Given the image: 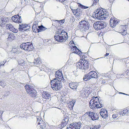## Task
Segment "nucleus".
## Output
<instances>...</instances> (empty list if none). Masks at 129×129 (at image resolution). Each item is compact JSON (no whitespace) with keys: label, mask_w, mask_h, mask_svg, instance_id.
Returning <instances> with one entry per match:
<instances>
[{"label":"nucleus","mask_w":129,"mask_h":129,"mask_svg":"<svg viewBox=\"0 0 129 129\" xmlns=\"http://www.w3.org/2000/svg\"><path fill=\"white\" fill-rule=\"evenodd\" d=\"M89 129H93V128H90Z\"/></svg>","instance_id":"nucleus-60"},{"label":"nucleus","mask_w":129,"mask_h":129,"mask_svg":"<svg viewBox=\"0 0 129 129\" xmlns=\"http://www.w3.org/2000/svg\"><path fill=\"white\" fill-rule=\"evenodd\" d=\"M7 21V18L5 17H2L1 19L0 22H2L4 24H6Z\"/></svg>","instance_id":"nucleus-29"},{"label":"nucleus","mask_w":129,"mask_h":129,"mask_svg":"<svg viewBox=\"0 0 129 129\" xmlns=\"http://www.w3.org/2000/svg\"><path fill=\"white\" fill-rule=\"evenodd\" d=\"M126 25L122 26L121 27L123 28L121 31L120 32L122 35L123 36L127 34L126 31L127 28L126 27Z\"/></svg>","instance_id":"nucleus-18"},{"label":"nucleus","mask_w":129,"mask_h":129,"mask_svg":"<svg viewBox=\"0 0 129 129\" xmlns=\"http://www.w3.org/2000/svg\"><path fill=\"white\" fill-rule=\"evenodd\" d=\"M4 62H5V63L6 62V60H4Z\"/></svg>","instance_id":"nucleus-61"},{"label":"nucleus","mask_w":129,"mask_h":129,"mask_svg":"<svg viewBox=\"0 0 129 129\" xmlns=\"http://www.w3.org/2000/svg\"><path fill=\"white\" fill-rule=\"evenodd\" d=\"M8 40L12 39L14 40V37L13 34H10L8 36Z\"/></svg>","instance_id":"nucleus-32"},{"label":"nucleus","mask_w":129,"mask_h":129,"mask_svg":"<svg viewBox=\"0 0 129 129\" xmlns=\"http://www.w3.org/2000/svg\"><path fill=\"white\" fill-rule=\"evenodd\" d=\"M54 36L55 40L59 42H65L68 39L67 33L64 30H62L60 32L56 33Z\"/></svg>","instance_id":"nucleus-1"},{"label":"nucleus","mask_w":129,"mask_h":129,"mask_svg":"<svg viewBox=\"0 0 129 129\" xmlns=\"http://www.w3.org/2000/svg\"><path fill=\"white\" fill-rule=\"evenodd\" d=\"M99 127H100L99 126H94V128H93V129H99Z\"/></svg>","instance_id":"nucleus-50"},{"label":"nucleus","mask_w":129,"mask_h":129,"mask_svg":"<svg viewBox=\"0 0 129 129\" xmlns=\"http://www.w3.org/2000/svg\"><path fill=\"white\" fill-rule=\"evenodd\" d=\"M78 85V83L77 82H71L69 83V86L72 89H74L76 90Z\"/></svg>","instance_id":"nucleus-17"},{"label":"nucleus","mask_w":129,"mask_h":129,"mask_svg":"<svg viewBox=\"0 0 129 129\" xmlns=\"http://www.w3.org/2000/svg\"><path fill=\"white\" fill-rule=\"evenodd\" d=\"M100 114L104 118H106L108 117L107 111L104 109H102L100 112Z\"/></svg>","instance_id":"nucleus-16"},{"label":"nucleus","mask_w":129,"mask_h":129,"mask_svg":"<svg viewBox=\"0 0 129 129\" xmlns=\"http://www.w3.org/2000/svg\"><path fill=\"white\" fill-rule=\"evenodd\" d=\"M5 62H4V61H3V62H1L0 63V66L2 65H4Z\"/></svg>","instance_id":"nucleus-52"},{"label":"nucleus","mask_w":129,"mask_h":129,"mask_svg":"<svg viewBox=\"0 0 129 129\" xmlns=\"http://www.w3.org/2000/svg\"><path fill=\"white\" fill-rule=\"evenodd\" d=\"M37 122H40L41 123L42 122H43V121L41 119V118H37Z\"/></svg>","instance_id":"nucleus-40"},{"label":"nucleus","mask_w":129,"mask_h":129,"mask_svg":"<svg viewBox=\"0 0 129 129\" xmlns=\"http://www.w3.org/2000/svg\"><path fill=\"white\" fill-rule=\"evenodd\" d=\"M78 6L79 7H80L83 9H87L88 8V7L79 4Z\"/></svg>","instance_id":"nucleus-34"},{"label":"nucleus","mask_w":129,"mask_h":129,"mask_svg":"<svg viewBox=\"0 0 129 129\" xmlns=\"http://www.w3.org/2000/svg\"><path fill=\"white\" fill-rule=\"evenodd\" d=\"M37 25L36 24V23H35L33 25L32 27V30L33 31L36 33V30H38V28H37Z\"/></svg>","instance_id":"nucleus-28"},{"label":"nucleus","mask_w":129,"mask_h":129,"mask_svg":"<svg viewBox=\"0 0 129 129\" xmlns=\"http://www.w3.org/2000/svg\"><path fill=\"white\" fill-rule=\"evenodd\" d=\"M118 21L117 19L111 18L110 21V25L112 27H114L118 24Z\"/></svg>","instance_id":"nucleus-14"},{"label":"nucleus","mask_w":129,"mask_h":129,"mask_svg":"<svg viewBox=\"0 0 129 129\" xmlns=\"http://www.w3.org/2000/svg\"><path fill=\"white\" fill-rule=\"evenodd\" d=\"M26 24H19V29L20 31H25V28L26 26Z\"/></svg>","instance_id":"nucleus-20"},{"label":"nucleus","mask_w":129,"mask_h":129,"mask_svg":"<svg viewBox=\"0 0 129 129\" xmlns=\"http://www.w3.org/2000/svg\"><path fill=\"white\" fill-rule=\"evenodd\" d=\"M118 113L119 114H121L120 112H118Z\"/></svg>","instance_id":"nucleus-59"},{"label":"nucleus","mask_w":129,"mask_h":129,"mask_svg":"<svg viewBox=\"0 0 129 129\" xmlns=\"http://www.w3.org/2000/svg\"><path fill=\"white\" fill-rule=\"evenodd\" d=\"M51 84L53 89L56 91L59 90L62 87V84L60 81V79H58L56 78L51 81Z\"/></svg>","instance_id":"nucleus-3"},{"label":"nucleus","mask_w":129,"mask_h":129,"mask_svg":"<svg viewBox=\"0 0 129 129\" xmlns=\"http://www.w3.org/2000/svg\"><path fill=\"white\" fill-rule=\"evenodd\" d=\"M25 87L26 92L29 95L34 98L37 95L36 91L33 89L32 86L26 85Z\"/></svg>","instance_id":"nucleus-4"},{"label":"nucleus","mask_w":129,"mask_h":129,"mask_svg":"<svg viewBox=\"0 0 129 129\" xmlns=\"http://www.w3.org/2000/svg\"><path fill=\"white\" fill-rule=\"evenodd\" d=\"M21 5H23L24 3L27 1V0H21Z\"/></svg>","instance_id":"nucleus-47"},{"label":"nucleus","mask_w":129,"mask_h":129,"mask_svg":"<svg viewBox=\"0 0 129 129\" xmlns=\"http://www.w3.org/2000/svg\"><path fill=\"white\" fill-rule=\"evenodd\" d=\"M85 115H87L89 118H91L93 120H94L98 119L99 118V115L97 113H94L91 111H90L89 112H86Z\"/></svg>","instance_id":"nucleus-11"},{"label":"nucleus","mask_w":129,"mask_h":129,"mask_svg":"<svg viewBox=\"0 0 129 129\" xmlns=\"http://www.w3.org/2000/svg\"><path fill=\"white\" fill-rule=\"evenodd\" d=\"M67 123H66L64 122V121H63L61 123V127L60 128H63V127L66 125Z\"/></svg>","instance_id":"nucleus-36"},{"label":"nucleus","mask_w":129,"mask_h":129,"mask_svg":"<svg viewBox=\"0 0 129 129\" xmlns=\"http://www.w3.org/2000/svg\"><path fill=\"white\" fill-rule=\"evenodd\" d=\"M72 11L76 17H78V18H79L80 15L81 14L82 12V10L79 8H78L76 10L72 9Z\"/></svg>","instance_id":"nucleus-15"},{"label":"nucleus","mask_w":129,"mask_h":129,"mask_svg":"<svg viewBox=\"0 0 129 129\" xmlns=\"http://www.w3.org/2000/svg\"><path fill=\"white\" fill-rule=\"evenodd\" d=\"M73 48H74V49H73V50H75V49H76V48H77V47L76 46H74L73 47Z\"/></svg>","instance_id":"nucleus-56"},{"label":"nucleus","mask_w":129,"mask_h":129,"mask_svg":"<svg viewBox=\"0 0 129 129\" xmlns=\"http://www.w3.org/2000/svg\"><path fill=\"white\" fill-rule=\"evenodd\" d=\"M3 112V111H2L1 110H0V117L1 116Z\"/></svg>","instance_id":"nucleus-54"},{"label":"nucleus","mask_w":129,"mask_h":129,"mask_svg":"<svg viewBox=\"0 0 129 129\" xmlns=\"http://www.w3.org/2000/svg\"><path fill=\"white\" fill-rule=\"evenodd\" d=\"M106 82V81L105 79H103L102 81V83L104 84Z\"/></svg>","instance_id":"nucleus-49"},{"label":"nucleus","mask_w":129,"mask_h":129,"mask_svg":"<svg viewBox=\"0 0 129 129\" xmlns=\"http://www.w3.org/2000/svg\"><path fill=\"white\" fill-rule=\"evenodd\" d=\"M129 113V109L128 108L124 109L122 112V114L123 116L124 115H127Z\"/></svg>","instance_id":"nucleus-23"},{"label":"nucleus","mask_w":129,"mask_h":129,"mask_svg":"<svg viewBox=\"0 0 129 129\" xmlns=\"http://www.w3.org/2000/svg\"><path fill=\"white\" fill-rule=\"evenodd\" d=\"M89 63L88 61L85 60H82L81 61L77 62L76 66L77 69L85 70L88 68Z\"/></svg>","instance_id":"nucleus-5"},{"label":"nucleus","mask_w":129,"mask_h":129,"mask_svg":"<svg viewBox=\"0 0 129 129\" xmlns=\"http://www.w3.org/2000/svg\"><path fill=\"white\" fill-rule=\"evenodd\" d=\"M39 29H38V32L44 31L45 29V28L42 26H38Z\"/></svg>","instance_id":"nucleus-27"},{"label":"nucleus","mask_w":129,"mask_h":129,"mask_svg":"<svg viewBox=\"0 0 129 129\" xmlns=\"http://www.w3.org/2000/svg\"><path fill=\"white\" fill-rule=\"evenodd\" d=\"M11 19L13 21L16 23H21L22 22L21 17L18 15H16L12 17Z\"/></svg>","instance_id":"nucleus-12"},{"label":"nucleus","mask_w":129,"mask_h":129,"mask_svg":"<svg viewBox=\"0 0 129 129\" xmlns=\"http://www.w3.org/2000/svg\"><path fill=\"white\" fill-rule=\"evenodd\" d=\"M43 97L46 99H49L50 97V95L47 92L45 91L43 94Z\"/></svg>","instance_id":"nucleus-22"},{"label":"nucleus","mask_w":129,"mask_h":129,"mask_svg":"<svg viewBox=\"0 0 129 129\" xmlns=\"http://www.w3.org/2000/svg\"><path fill=\"white\" fill-rule=\"evenodd\" d=\"M118 116V115L117 114H114L112 115L113 118H116Z\"/></svg>","instance_id":"nucleus-46"},{"label":"nucleus","mask_w":129,"mask_h":129,"mask_svg":"<svg viewBox=\"0 0 129 129\" xmlns=\"http://www.w3.org/2000/svg\"><path fill=\"white\" fill-rule=\"evenodd\" d=\"M20 47L22 49L28 51L32 50L33 48L32 45L29 42L23 43L20 45Z\"/></svg>","instance_id":"nucleus-8"},{"label":"nucleus","mask_w":129,"mask_h":129,"mask_svg":"<svg viewBox=\"0 0 129 129\" xmlns=\"http://www.w3.org/2000/svg\"><path fill=\"white\" fill-rule=\"evenodd\" d=\"M98 77L97 73L95 71H92L86 74L84 76L83 79L84 81H87L92 78L96 79Z\"/></svg>","instance_id":"nucleus-6"},{"label":"nucleus","mask_w":129,"mask_h":129,"mask_svg":"<svg viewBox=\"0 0 129 129\" xmlns=\"http://www.w3.org/2000/svg\"><path fill=\"white\" fill-rule=\"evenodd\" d=\"M38 124H41V126L40 129H45L46 127V124L44 123V122H38Z\"/></svg>","instance_id":"nucleus-24"},{"label":"nucleus","mask_w":129,"mask_h":129,"mask_svg":"<svg viewBox=\"0 0 129 129\" xmlns=\"http://www.w3.org/2000/svg\"><path fill=\"white\" fill-rule=\"evenodd\" d=\"M99 0H98V1ZM93 3L91 5V6H93L96 5L98 1V0H92Z\"/></svg>","instance_id":"nucleus-35"},{"label":"nucleus","mask_w":129,"mask_h":129,"mask_svg":"<svg viewBox=\"0 0 129 129\" xmlns=\"http://www.w3.org/2000/svg\"><path fill=\"white\" fill-rule=\"evenodd\" d=\"M5 81L4 80H0V85L3 87L6 85V84L5 82Z\"/></svg>","instance_id":"nucleus-31"},{"label":"nucleus","mask_w":129,"mask_h":129,"mask_svg":"<svg viewBox=\"0 0 129 129\" xmlns=\"http://www.w3.org/2000/svg\"><path fill=\"white\" fill-rule=\"evenodd\" d=\"M73 53L77 54L80 55H82V52L79 50L78 48H76V49H75V51L73 52Z\"/></svg>","instance_id":"nucleus-26"},{"label":"nucleus","mask_w":129,"mask_h":129,"mask_svg":"<svg viewBox=\"0 0 129 129\" xmlns=\"http://www.w3.org/2000/svg\"><path fill=\"white\" fill-rule=\"evenodd\" d=\"M1 23L0 26L1 27H3L4 26V25L5 24H4L2 22H0Z\"/></svg>","instance_id":"nucleus-51"},{"label":"nucleus","mask_w":129,"mask_h":129,"mask_svg":"<svg viewBox=\"0 0 129 129\" xmlns=\"http://www.w3.org/2000/svg\"><path fill=\"white\" fill-rule=\"evenodd\" d=\"M51 42V41H47V44H48V43H51L50 42Z\"/></svg>","instance_id":"nucleus-58"},{"label":"nucleus","mask_w":129,"mask_h":129,"mask_svg":"<svg viewBox=\"0 0 129 129\" xmlns=\"http://www.w3.org/2000/svg\"><path fill=\"white\" fill-rule=\"evenodd\" d=\"M89 106L90 108L93 109H94L96 107L97 108H101L103 107V105L101 104V106H99V104L97 103V101L95 100H91L89 102Z\"/></svg>","instance_id":"nucleus-10"},{"label":"nucleus","mask_w":129,"mask_h":129,"mask_svg":"<svg viewBox=\"0 0 129 129\" xmlns=\"http://www.w3.org/2000/svg\"><path fill=\"white\" fill-rule=\"evenodd\" d=\"M53 20L55 22L56 21H57L58 23H60L61 25L64 23L65 21L64 19L61 20Z\"/></svg>","instance_id":"nucleus-33"},{"label":"nucleus","mask_w":129,"mask_h":129,"mask_svg":"<svg viewBox=\"0 0 129 129\" xmlns=\"http://www.w3.org/2000/svg\"><path fill=\"white\" fill-rule=\"evenodd\" d=\"M109 54V53H106V54L104 55V56H107Z\"/></svg>","instance_id":"nucleus-57"},{"label":"nucleus","mask_w":129,"mask_h":129,"mask_svg":"<svg viewBox=\"0 0 129 129\" xmlns=\"http://www.w3.org/2000/svg\"><path fill=\"white\" fill-rule=\"evenodd\" d=\"M26 27H25V31L27 30L28 29H29L30 27L29 26H28L27 25H26Z\"/></svg>","instance_id":"nucleus-45"},{"label":"nucleus","mask_w":129,"mask_h":129,"mask_svg":"<svg viewBox=\"0 0 129 129\" xmlns=\"http://www.w3.org/2000/svg\"><path fill=\"white\" fill-rule=\"evenodd\" d=\"M106 26V23L100 22H95L93 25L94 28L97 30H99L104 28Z\"/></svg>","instance_id":"nucleus-9"},{"label":"nucleus","mask_w":129,"mask_h":129,"mask_svg":"<svg viewBox=\"0 0 129 129\" xmlns=\"http://www.w3.org/2000/svg\"><path fill=\"white\" fill-rule=\"evenodd\" d=\"M63 121H64L66 123H68L69 121V119L68 118L65 117L64 118V120H63Z\"/></svg>","instance_id":"nucleus-39"},{"label":"nucleus","mask_w":129,"mask_h":129,"mask_svg":"<svg viewBox=\"0 0 129 129\" xmlns=\"http://www.w3.org/2000/svg\"><path fill=\"white\" fill-rule=\"evenodd\" d=\"M81 124L80 123L73 122L70 124V127L72 129H79Z\"/></svg>","instance_id":"nucleus-13"},{"label":"nucleus","mask_w":129,"mask_h":129,"mask_svg":"<svg viewBox=\"0 0 129 129\" xmlns=\"http://www.w3.org/2000/svg\"><path fill=\"white\" fill-rule=\"evenodd\" d=\"M33 63H34L33 64L39 65L41 63V62L40 61V58H37L34 59V61Z\"/></svg>","instance_id":"nucleus-21"},{"label":"nucleus","mask_w":129,"mask_h":129,"mask_svg":"<svg viewBox=\"0 0 129 129\" xmlns=\"http://www.w3.org/2000/svg\"><path fill=\"white\" fill-rule=\"evenodd\" d=\"M21 51H20L18 50H17L16 53V54H19L20 53H21Z\"/></svg>","instance_id":"nucleus-53"},{"label":"nucleus","mask_w":129,"mask_h":129,"mask_svg":"<svg viewBox=\"0 0 129 129\" xmlns=\"http://www.w3.org/2000/svg\"><path fill=\"white\" fill-rule=\"evenodd\" d=\"M75 103V102L74 101H72L70 103V105L72 106V107H73Z\"/></svg>","instance_id":"nucleus-41"},{"label":"nucleus","mask_w":129,"mask_h":129,"mask_svg":"<svg viewBox=\"0 0 129 129\" xmlns=\"http://www.w3.org/2000/svg\"><path fill=\"white\" fill-rule=\"evenodd\" d=\"M96 12H97V13L94 14V16L98 19L101 20L104 19L108 16V12L104 9L99 8L96 10ZM95 12H94V13Z\"/></svg>","instance_id":"nucleus-2"},{"label":"nucleus","mask_w":129,"mask_h":129,"mask_svg":"<svg viewBox=\"0 0 129 129\" xmlns=\"http://www.w3.org/2000/svg\"><path fill=\"white\" fill-rule=\"evenodd\" d=\"M18 62L19 64L22 66L25 65V61L21 59H20Z\"/></svg>","instance_id":"nucleus-25"},{"label":"nucleus","mask_w":129,"mask_h":129,"mask_svg":"<svg viewBox=\"0 0 129 129\" xmlns=\"http://www.w3.org/2000/svg\"><path fill=\"white\" fill-rule=\"evenodd\" d=\"M57 8H59V7H58V6H57Z\"/></svg>","instance_id":"nucleus-63"},{"label":"nucleus","mask_w":129,"mask_h":129,"mask_svg":"<svg viewBox=\"0 0 129 129\" xmlns=\"http://www.w3.org/2000/svg\"><path fill=\"white\" fill-rule=\"evenodd\" d=\"M99 101H98V102H97V103L98 104H99V106H101V104H102L103 105V104L101 102H99Z\"/></svg>","instance_id":"nucleus-48"},{"label":"nucleus","mask_w":129,"mask_h":129,"mask_svg":"<svg viewBox=\"0 0 129 129\" xmlns=\"http://www.w3.org/2000/svg\"><path fill=\"white\" fill-rule=\"evenodd\" d=\"M119 94H123L126 95H128L127 94H125V93H122V92H119Z\"/></svg>","instance_id":"nucleus-55"},{"label":"nucleus","mask_w":129,"mask_h":129,"mask_svg":"<svg viewBox=\"0 0 129 129\" xmlns=\"http://www.w3.org/2000/svg\"><path fill=\"white\" fill-rule=\"evenodd\" d=\"M79 27L80 30L83 32L85 31V30H88L89 28V24L87 21L85 20H82L79 22Z\"/></svg>","instance_id":"nucleus-7"},{"label":"nucleus","mask_w":129,"mask_h":129,"mask_svg":"<svg viewBox=\"0 0 129 129\" xmlns=\"http://www.w3.org/2000/svg\"><path fill=\"white\" fill-rule=\"evenodd\" d=\"M65 80L64 79L63 76L60 78V81L61 82V84H62V82L64 83L65 82Z\"/></svg>","instance_id":"nucleus-37"},{"label":"nucleus","mask_w":129,"mask_h":129,"mask_svg":"<svg viewBox=\"0 0 129 129\" xmlns=\"http://www.w3.org/2000/svg\"><path fill=\"white\" fill-rule=\"evenodd\" d=\"M26 4H24L23 5L24 6H25L26 5Z\"/></svg>","instance_id":"nucleus-62"},{"label":"nucleus","mask_w":129,"mask_h":129,"mask_svg":"<svg viewBox=\"0 0 129 129\" xmlns=\"http://www.w3.org/2000/svg\"><path fill=\"white\" fill-rule=\"evenodd\" d=\"M70 19V20L72 22H74L75 20L74 17L73 16H72Z\"/></svg>","instance_id":"nucleus-44"},{"label":"nucleus","mask_w":129,"mask_h":129,"mask_svg":"<svg viewBox=\"0 0 129 129\" xmlns=\"http://www.w3.org/2000/svg\"><path fill=\"white\" fill-rule=\"evenodd\" d=\"M55 75L56 78H57L58 79H59L60 78L63 76L62 73L59 71H56Z\"/></svg>","instance_id":"nucleus-19"},{"label":"nucleus","mask_w":129,"mask_h":129,"mask_svg":"<svg viewBox=\"0 0 129 129\" xmlns=\"http://www.w3.org/2000/svg\"><path fill=\"white\" fill-rule=\"evenodd\" d=\"M13 25L12 24H7L6 26V28L8 29H10V28H11V27Z\"/></svg>","instance_id":"nucleus-38"},{"label":"nucleus","mask_w":129,"mask_h":129,"mask_svg":"<svg viewBox=\"0 0 129 129\" xmlns=\"http://www.w3.org/2000/svg\"><path fill=\"white\" fill-rule=\"evenodd\" d=\"M70 129H72V128H71Z\"/></svg>","instance_id":"nucleus-64"},{"label":"nucleus","mask_w":129,"mask_h":129,"mask_svg":"<svg viewBox=\"0 0 129 129\" xmlns=\"http://www.w3.org/2000/svg\"><path fill=\"white\" fill-rule=\"evenodd\" d=\"M9 30L14 33H16L18 32V30L15 29L13 26H12L11 28H10Z\"/></svg>","instance_id":"nucleus-30"},{"label":"nucleus","mask_w":129,"mask_h":129,"mask_svg":"<svg viewBox=\"0 0 129 129\" xmlns=\"http://www.w3.org/2000/svg\"><path fill=\"white\" fill-rule=\"evenodd\" d=\"M17 49L15 48H13L12 49V52L14 53H16Z\"/></svg>","instance_id":"nucleus-43"},{"label":"nucleus","mask_w":129,"mask_h":129,"mask_svg":"<svg viewBox=\"0 0 129 129\" xmlns=\"http://www.w3.org/2000/svg\"><path fill=\"white\" fill-rule=\"evenodd\" d=\"M36 18V17H35V20H35L34 24H35V23H36V24L37 25L38 24V22L39 21V20H37L36 19V18L37 19V18Z\"/></svg>","instance_id":"nucleus-42"}]
</instances>
